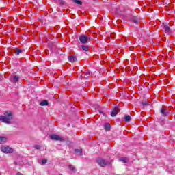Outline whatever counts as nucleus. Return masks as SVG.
<instances>
[{"instance_id":"aec40b11","label":"nucleus","mask_w":175,"mask_h":175,"mask_svg":"<svg viewBox=\"0 0 175 175\" xmlns=\"http://www.w3.org/2000/svg\"><path fill=\"white\" fill-rule=\"evenodd\" d=\"M69 169L72 170V172H76V168L73 165H70Z\"/></svg>"},{"instance_id":"423d86ee","label":"nucleus","mask_w":175,"mask_h":175,"mask_svg":"<svg viewBox=\"0 0 175 175\" xmlns=\"http://www.w3.org/2000/svg\"><path fill=\"white\" fill-rule=\"evenodd\" d=\"M163 31L165 32V33H167V35H170L172 33L169 25H163Z\"/></svg>"},{"instance_id":"39448f33","label":"nucleus","mask_w":175,"mask_h":175,"mask_svg":"<svg viewBox=\"0 0 175 175\" xmlns=\"http://www.w3.org/2000/svg\"><path fill=\"white\" fill-rule=\"evenodd\" d=\"M50 139H51V140H55L56 142H64V137L55 134H51Z\"/></svg>"},{"instance_id":"dca6fc26","label":"nucleus","mask_w":175,"mask_h":175,"mask_svg":"<svg viewBox=\"0 0 175 175\" xmlns=\"http://www.w3.org/2000/svg\"><path fill=\"white\" fill-rule=\"evenodd\" d=\"M81 48H82V50H83V51H88L90 50V48H88V46L82 45Z\"/></svg>"},{"instance_id":"a211bd4d","label":"nucleus","mask_w":175,"mask_h":175,"mask_svg":"<svg viewBox=\"0 0 175 175\" xmlns=\"http://www.w3.org/2000/svg\"><path fill=\"white\" fill-rule=\"evenodd\" d=\"M124 120L126 122L131 121V116L129 115H126L125 117H124Z\"/></svg>"},{"instance_id":"2eb2a0df","label":"nucleus","mask_w":175,"mask_h":175,"mask_svg":"<svg viewBox=\"0 0 175 175\" xmlns=\"http://www.w3.org/2000/svg\"><path fill=\"white\" fill-rule=\"evenodd\" d=\"M75 152H77L79 155H83V150L81 149H75Z\"/></svg>"},{"instance_id":"4be33fe9","label":"nucleus","mask_w":175,"mask_h":175,"mask_svg":"<svg viewBox=\"0 0 175 175\" xmlns=\"http://www.w3.org/2000/svg\"><path fill=\"white\" fill-rule=\"evenodd\" d=\"M133 21L135 24H139V21H137V18H133Z\"/></svg>"},{"instance_id":"412c9836","label":"nucleus","mask_w":175,"mask_h":175,"mask_svg":"<svg viewBox=\"0 0 175 175\" xmlns=\"http://www.w3.org/2000/svg\"><path fill=\"white\" fill-rule=\"evenodd\" d=\"M41 163H42V165H45V163H47V160L46 159H42V161H41Z\"/></svg>"},{"instance_id":"b1692460","label":"nucleus","mask_w":175,"mask_h":175,"mask_svg":"<svg viewBox=\"0 0 175 175\" xmlns=\"http://www.w3.org/2000/svg\"><path fill=\"white\" fill-rule=\"evenodd\" d=\"M143 106H147L148 105V101H144L142 102Z\"/></svg>"},{"instance_id":"bb28decb","label":"nucleus","mask_w":175,"mask_h":175,"mask_svg":"<svg viewBox=\"0 0 175 175\" xmlns=\"http://www.w3.org/2000/svg\"><path fill=\"white\" fill-rule=\"evenodd\" d=\"M0 175H1V174H0Z\"/></svg>"},{"instance_id":"20e7f679","label":"nucleus","mask_w":175,"mask_h":175,"mask_svg":"<svg viewBox=\"0 0 175 175\" xmlns=\"http://www.w3.org/2000/svg\"><path fill=\"white\" fill-rule=\"evenodd\" d=\"M1 150L4 154H12L13 152V149L8 146H2Z\"/></svg>"},{"instance_id":"9d476101","label":"nucleus","mask_w":175,"mask_h":175,"mask_svg":"<svg viewBox=\"0 0 175 175\" xmlns=\"http://www.w3.org/2000/svg\"><path fill=\"white\" fill-rule=\"evenodd\" d=\"M119 161L123 162V163H128V162H129V160L126 157H120Z\"/></svg>"},{"instance_id":"f8f14e48","label":"nucleus","mask_w":175,"mask_h":175,"mask_svg":"<svg viewBox=\"0 0 175 175\" xmlns=\"http://www.w3.org/2000/svg\"><path fill=\"white\" fill-rule=\"evenodd\" d=\"M8 142V138L5 137H0V144H3Z\"/></svg>"},{"instance_id":"393cba45","label":"nucleus","mask_w":175,"mask_h":175,"mask_svg":"<svg viewBox=\"0 0 175 175\" xmlns=\"http://www.w3.org/2000/svg\"><path fill=\"white\" fill-rule=\"evenodd\" d=\"M85 76H86V77H85V79H87L88 77H90V72H86Z\"/></svg>"},{"instance_id":"a878e982","label":"nucleus","mask_w":175,"mask_h":175,"mask_svg":"<svg viewBox=\"0 0 175 175\" xmlns=\"http://www.w3.org/2000/svg\"><path fill=\"white\" fill-rule=\"evenodd\" d=\"M0 80H2V76L0 75Z\"/></svg>"},{"instance_id":"9b49d317","label":"nucleus","mask_w":175,"mask_h":175,"mask_svg":"<svg viewBox=\"0 0 175 175\" xmlns=\"http://www.w3.org/2000/svg\"><path fill=\"white\" fill-rule=\"evenodd\" d=\"M14 53L16 54V55H18L19 54H21V53H23V50H21L18 48H16L15 49H14Z\"/></svg>"},{"instance_id":"7ed1b4c3","label":"nucleus","mask_w":175,"mask_h":175,"mask_svg":"<svg viewBox=\"0 0 175 175\" xmlns=\"http://www.w3.org/2000/svg\"><path fill=\"white\" fill-rule=\"evenodd\" d=\"M79 41L81 42V43L85 44L88 43V42L91 41V37L88 36L82 35L79 37Z\"/></svg>"},{"instance_id":"0eeeda50","label":"nucleus","mask_w":175,"mask_h":175,"mask_svg":"<svg viewBox=\"0 0 175 175\" xmlns=\"http://www.w3.org/2000/svg\"><path fill=\"white\" fill-rule=\"evenodd\" d=\"M119 112H120V109L118 108V107H114V108L113 109L111 113V117H116Z\"/></svg>"},{"instance_id":"6ab92c4d","label":"nucleus","mask_w":175,"mask_h":175,"mask_svg":"<svg viewBox=\"0 0 175 175\" xmlns=\"http://www.w3.org/2000/svg\"><path fill=\"white\" fill-rule=\"evenodd\" d=\"M73 2H75V3H77V5H83V2H81V1L80 0H73Z\"/></svg>"},{"instance_id":"ddd939ff","label":"nucleus","mask_w":175,"mask_h":175,"mask_svg":"<svg viewBox=\"0 0 175 175\" xmlns=\"http://www.w3.org/2000/svg\"><path fill=\"white\" fill-rule=\"evenodd\" d=\"M19 79H20V77H18V76L14 75L12 77V81L14 83H17V81H18Z\"/></svg>"},{"instance_id":"f3484780","label":"nucleus","mask_w":175,"mask_h":175,"mask_svg":"<svg viewBox=\"0 0 175 175\" xmlns=\"http://www.w3.org/2000/svg\"><path fill=\"white\" fill-rule=\"evenodd\" d=\"M104 126H105V129H106L107 131H109L111 125H110V124L109 123H106Z\"/></svg>"},{"instance_id":"1a4fd4ad","label":"nucleus","mask_w":175,"mask_h":175,"mask_svg":"<svg viewBox=\"0 0 175 175\" xmlns=\"http://www.w3.org/2000/svg\"><path fill=\"white\" fill-rule=\"evenodd\" d=\"M161 113L162 116H163L165 117V116H167V109L162 107L161 109Z\"/></svg>"},{"instance_id":"f257e3e1","label":"nucleus","mask_w":175,"mask_h":175,"mask_svg":"<svg viewBox=\"0 0 175 175\" xmlns=\"http://www.w3.org/2000/svg\"><path fill=\"white\" fill-rule=\"evenodd\" d=\"M12 120H13V113L10 111H7L3 116H0V121L5 124H11Z\"/></svg>"},{"instance_id":"f03ea898","label":"nucleus","mask_w":175,"mask_h":175,"mask_svg":"<svg viewBox=\"0 0 175 175\" xmlns=\"http://www.w3.org/2000/svg\"><path fill=\"white\" fill-rule=\"evenodd\" d=\"M96 162L101 167H105V166H107L111 163L110 161H107L102 157H98L96 159Z\"/></svg>"},{"instance_id":"5701e85b","label":"nucleus","mask_w":175,"mask_h":175,"mask_svg":"<svg viewBox=\"0 0 175 175\" xmlns=\"http://www.w3.org/2000/svg\"><path fill=\"white\" fill-rule=\"evenodd\" d=\"M34 148L36 150H40V145H35Z\"/></svg>"},{"instance_id":"4468645a","label":"nucleus","mask_w":175,"mask_h":175,"mask_svg":"<svg viewBox=\"0 0 175 175\" xmlns=\"http://www.w3.org/2000/svg\"><path fill=\"white\" fill-rule=\"evenodd\" d=\"M40 105L41 106H48V105H49V102H48L47 100H42V101L40 103Z\"/></svg>"},{"instance_id":"6e6552de","label":"nucleus","mask_w":175,"mask_h":175,"mask_svg":"<svg viewBox=\"0 0 175 175\" xmlns=\"http://www.w3.org/2000/svg\"><path fill=\"white\" fill-rule=\"evenodd\" d=\"M68 61L70 62H76L77 61V57H76L75 56H69Z\"/></svg>"}]
</instances>
